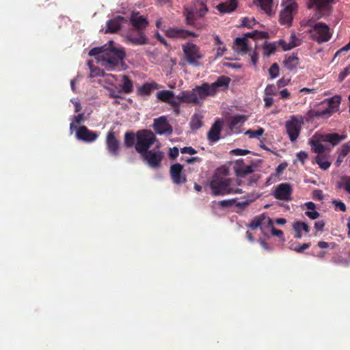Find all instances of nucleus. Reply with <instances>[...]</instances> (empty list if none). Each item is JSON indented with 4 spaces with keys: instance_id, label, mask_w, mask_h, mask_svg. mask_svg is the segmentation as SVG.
Listing matches in <instances>:
<instances>
[{
    "instance_id": "c85d7f7f",
    "label": "nucleus",
    "mask_w": 350,
    "mask_h": 350,
    "mask_svg": "<svg viewBox=\"0 0 350 350\" xmlns=\"http://www.w3.org/2000/svg\"><path fill=\"white\" fill-rule=\"evenodd\" d=\"M246 117L243 115H237L231 118L230 120V128L232 131L237 132L238 129L245 122Z\"/></svg>"
},
{
    "instance_id": "49530a36",
    "label": "nucleus",
    "mask_w": 350,
    "mask_h": 350,
    "mask_svg": "<svg viewBox=\"0 0 350 350\" xmlns=\"http://www.w3.org/2000/svg\"><path fill=\"white\" fill-rule=\"evenodd\" d=\"M332 204H334L336 211L345 212L347 210L346 205L342 201L333 200Z\"/></svg>"
},
{
    "instance_id": "3c124183",
    "label": "nucleus",
    "mask_w": 350,
    "mask_h": 350,
    "mask_svg": "<svg viewBox=\"0 0 350 350\" xmlns=\"http://www.w3.org/2000/svg\"><path fill=\"white\" fill-rule=\"evenodd\" d=\"M275 94V88L273 85H268L265 90V95L273 96Z\"/></svg>"
},
{
    "instance_id": "680f3d73",
    "label": "nucleus",
    "mask_w": 350,
    "mask_h": 350,
    "mask_svg": "<svg viewBox=\"0 0 350 350\" xmlns=\"http://www.w3.org/2000/svg\"><path fill=\"white\" fill-rule=\"evenodd\" d=\"M325 226V222L323 220L317 221L314 223V228L319 231H321Z\"/></svg>"
},
{
    "instance_id": "f3484780",
    "label": "nucleus",
    "mask_w": 350,
    "mask_h": 350,
    "mask_svg": "<svg viewBox=\"0 0 350 350\" xmlns=\"http://www.w3.org/2000/svg\"><path fill=\"white\" fill-rule=\"evenodd\" d=\"M154 129L159 135H170L172 132V128L169 124L167 119L164 116H161L154 120Z\"/></svg>"
},
{
    "instance_id": "5fc2aeb1",
    "label": "nucleus",
    "mask_w": 350,
    "mask_h": 350,
    "mask_svg": "<svg viewBox=\"0 0 350 350\" xmlns=\"http://www.w3.org/2000/svg\"><path fill=\"white\" fill-rule=\"evenodd\" d=\"M271 234L273 236L278 237L280 238L282 241H284L283 232L280 230H277L274 227H273L271 230Z\"/></svg>"
},
{
    "instance_id": "09e8293b",
    "label": "nucleus",
    "mask_w": 350,
    "mask_h": 350,
    "mask_svg": "<svg viewBox=\"0 0 350 350\" xmlns=\"http://www.w3.org/2000/svg\"><path fill=\"white\" fill-rule=\"evenodd\" d=\"M256 24V21L254 18H244L242 20V25L247 27H252Z\"/></svg>"
},
{
    "instance_id": "0eeeda50",
    "label": "nucleus",
    "mask_w": 350,
    "mask_h": 350,
    "mask_svg": "<svg viewBox=\"0 0 350 350\" xmlns=\"http://www.w3.org/2000/svg\"><path fill=\"white\" fill-rule=\"evenodd\" d=\"M154 134L148 130H142L137 133L135 150L140 154L145 153L155 142Z\"/></svg>"
},
{
    "instance_id": "473e14b6",
    "label": "nucleus",
    "mask_w": 350,
    "mask_h": 350,
    "mask_svg": "<svg viewBox=\"0 0 350 350\" xmlns=\"http://www.w3.org/2000/svg\"><path fill=\"white\" fill-rule=\"evenodd\" d=\"M126 40L133 44L139 45L146 44L148 41L147 38L141 31L139 32L138 36L136 37L131 34L127 35Z\"/></svg>"
},
{
    "instance_id": "39448f33",
    "label": "nucleus",
    "mask_w": 350,
    "mask_h": 350,
    "mask_svg": "<svg viewBox=\"0 0 350 350\" xmlns=\"http://www.w3.org/2000/svg\"><path fill=\"white\" fill-rule=\"evenodd\" d=\"M185 59L189 64L193 66H199L200 60L203 59L204 54L198 46L193 42H187L182 46Z\"/></svg>"
},
{
    "instance_id": "a18cd8bd",
    "label": "nucleus",
    "mask_w": 350,
    "mask_h": 350,
    "mask_svg": "<svg viewBox=\"0 0 350 350\" xmlns=\"http://www.w3.org/2000/svg\"><path fill=\"white\" fill-rule=\"evenodd\" d=\"M269 73L271 79H275L279 75V66L277 64H273L269 70Z\"/></svg>"
},
{
    "instance_id": "de8ad7c7",
    "label": "nucleus",
    "mask_w": 350,
    "mask_h": 350,
    "mask_svg": "<svg viewBox=\"0 0 350 350\" xmlns=\"http://www.w3.org/2000/svg\"><path fill=\"white\" fill-rule=\"evenodd\" d=\"M276 49L275 43H267L265 45L264 50L265 53L267 55H270L271 53H274Z\"/></svg>"
},
{
    "instance_id": "4c0bfd02",
    "label": "nucleus",
    "mask_w": 350,
    "mask_h": 350,
    "mask_svg": "<svg viewBox=\"0 0 350 350\" xmlns=\"http://www.w3.org/2000/svg\"><path fill=\"white\" fill-rule=\"evenodd\" d=\"M202 117L199 114H195L190 122V126L193 130H197L200 129L202 124Z\"/></svg>"
},
{
    "instance_id": "6e6552de",
    "label": "nucleus",
    "mask_w": 350,
    "mask_h": 350,
    "mask_svg": "<svg viewBox=\"0 0 350 350\" xmlns=\"http://www.w3.org/2000/svg\"><path fill=\"white\" fill-rule=\"evenodd\" d=\"M208 12L206 4L201 0H196L193 6L190 10L187 9L185 15L187 23L190 25L198 27V18L203 17Z\"/></svg>"
},
{
    "instance_id": "a19ab883",
    "label": "nucleus",
    "mask_w": 350,
    "mask_h": 350,
    "mask_svg": "<svg viewBox=\"0 0 350 350\" xmlns=\"http://www.w3.org/2000/svg\"><path fill=\"white\" fill-rule=\"evenodd\" d=\"M88 65L90 70V77H95L98 76H103L104 75V71L98 68H94L92 62L88 61Z\"/></svg>"
},
{
    "instance_id": "338daca9",
    "label": "nucleus",
    "mask_w": 350,
    "mask_h": 350,
    "mask_svg": "<svg viewBox=\"0 0 350 350\" xmlns=\"http://www.w3.org/2000/svg\"><path fill=\"white\" fill-rule=\"evenodd\" d=\"M280 94L283 98H288L290 97V93L287 89H284L280 92Z\"/></svg>"
},
{
    "instance_id": "bb28decb",
    "label": "nucleus",
    "mask_w": 350,
    "mask_h": 350,
    "mask_svg": "<svg viewBox=\"0 0 350 350\" xmlns=\"http://www.w3.org/2000/svg\"><path fill=\"white\" fill-rule=\"evenodd\" d=\"M222 122L219 120L215 121L208 132V139L212 142L218 141L220 138Z\"/></svg>"
},
{
    "instance_id": "4d7b16f0",
    "label": "nucleus",
    "mask_w": 350,
    "mask_h": 350,
    "mask_svg": "<svg viewBox=\"0 0 350 350\" xmlns=\"http://www.w3.org/2000/svg\"><path fill=\"white\" fill-rule=\"evenodd\" d=\"M272 96H273L265 95L264 101H265V105L266 107H269L272 105L273 102V99Z\"/></svg>"
},
{
    "instance_id": "0e129e2a",
    "label": "nucleus",
    "mask_w": 350,
    "mask_h": 350,
    "mask_svg": "<svg viewBox=\"0 0 350 350\" xmlns=\"http://www.w3.org/2000/svg\"><path fill=\"white\" fill-rule=\"evenodd\" d=\"M313 196L315 199H318L320 200L323 199V194L322 191H321V190L314 191L313 193Z\"/></svg>"
},
{
    "instance_id": "a211bd4d",
    "label": "nucleus",
    "mask_w": 350,
    "mask_h": 350,
    "mask_svg": "<svg viewBox=\"0 0 350 350\" xmlns=\"http://www.w3.org/2000/svg\"><path fill=\"white\" fill-rule=\"evenodd\" d=\"M76 137L79 140L85 142H92L98 138V134L89 130L85 126H81L76 131Z\"/></svg>"
},
{
    "instance_id": "bf43d9fd",
    "label": "nucleus",
    "mask_w": 350,
    "mask_h": 350,
    "mask_svg": "<svg viewBox=\"0 0 350 350\" xmlns=\"http://www.w3.org/2000/svg\"><path fill=\"white\" fill-rule=\"evenodd\" d=\"M226 50V47L223 44L222 45H217V57L222 56Z\"/></svg>"
},
{
    "instance_id": "79ce46f5",
    "label": "nucleus",
    "mask_w": 350,
    "mask_h": 350,
    "mask_svg": "<svg viewBox=\"0 0 350 350\" xmlns=\"http://www.w3.org/2000/svg\"><path fill=\"white\" fill-rule=\"evenodd\" d=\"M135 141V135L133 133H126L124 135V145L126 147H131L134 145Z\"/></svg>"
},
{
    "instance_id": "f03ea898",
    "label": "nucleus",
    "mask_w": 350,
    "mask_h": 350,
    "mask_svg": "<svg viewBox=\"0 0 350 350\" xmlns=\"http://www.w3.org/2000/svg\"><path fill=\"white\" fill-rule=\"evenodd\" d=\"M230 79L226 76L219 77L217 81L212 83H204L198 85L191 91H184L178 95L180 102L189 103L195 105H201L208 96H214L219 89L228 88Z\"/></svg>"
},
{
    "instance_id": "423d86ee",
    "label": "nucleus",
    "mask_w": 350,
    "mask_h": 350,
    "mask_svg": "<svg viewBox=\"0 0 350 350\" xmlns=\"http://www.w3.org/2000/svg\"><path fill=\"white\" fill-rule=\"evenodd\" d=\"M304 118L301 115H293L285 122L286 133L291 142H295L299 136Z\"/></svg>"
},
{
    "instance_id": "13d9d810",
    "label": "nucleus",
    "mask_w": 350,
    "mask_h": 350,
    "mask_svg": "<svg viewBox=\"0 0 350 350\" xmlns=\"http://www.w3.org/2000/svg\"><path fill=\"white\" fill-rule=\"evenodd\" d=\"M350 73V67H347L345 70L340 73L338 76L339 80L341 81Z\"/></svg>"
},
{
    "instance_id": "864d4df0",
    "label": "nucleus",
    "mask_w": 350,
    "mask_h": 350,
    "mask_svg": "<svg viewBox=\"0 0 350 350\" xmlns=\"http://www.w3.org/2000/svg\"><path fill=\"white\" fill-rule=\"evenodd\" d=\"M260 176L258 174H254L252 176L250 177V178L247 180V185L249 186H253L254 185L257 181L258 180Z\"/></svg>"
},
{
    "instance_id": "412c9836",
    "label": "nucleus",
    "mask_w": 350,
    "mask_h": 350,
    "mask_svg": "<svg viewBox=\"0 0 350 350\" xmlns=\"http://www.w3.org/2000/svg\"><path fill=\"white\" fill-rule=\"evenodd\" d=\"M126 19L120 16L110 19L107 22L105 33H115L118 31L122 25L126 22Z\"/></svg>"
},
{
    "instance_id": "5701e85b",
    "label": "nucleus",
    "mask_w": 350,
    "mask_h": 350,
    "mask_svg": "<svg viewBox=\"0 0 350 350\" xmlns=\"http://www.w3.org/2000/svg\"><path fill=\"white\" fill-rule=\"evenodd\" d=\"M130 22L131 25L137 30L141 31L142 29L146 28L148 22L147 19L139 12H133L130 17Z\"/></svg>"
},
{
    "instance_id": "a878e982",
    "label": "nucleus",
    "mask_w": 350,
    "mask_h": 350,
    "mask_svg": "<svg viewBox=\"0 0 350 350\" xmlns=\"http://www.w3.org/2000/svg\"><path fill=\"white\" fill-rule=\"evenodd\" d=\"M165 35L173 38H186L193 33L184 29L170 27L165 30Z\"/></svg>"
},
{
    "instance_id": "c03bdc74",
    "label": "nucleus",
    "mask_w": 350,
    "mask_h": 350,
    "mask_svg": "<svg viewBox=\"0 0 350 350\" xmlns=\"http://www.w3.org/2000/svg\"><path fill=\"white\" fill-rule=\"evenodd\" d=\"M295 231H304L305 232H309V226L305 222H296L293 225Z\"/></svg>"
},
{
    "instance_id": "dca6fc26",
    "label": "nucleus",
    "mask_w": 350,
    "mask_h": 350,
    "mask_svg": "<svg viewBox=\"0 0 350 350\" xmlns=\"http://www.w3.org/2000/svg\"><path fill=\"white\" fill-rule=\"evenodd\" d=\"M107 149L110 155L117 157L120 152V142L113 131L108 132L106 137Z\"/></svg>"
},
{
    "instance_id": "f257e3e1",
    "label": "nucleus",
    "mask_w": 350,
    "mask_h": 350,
    "mask_svg": "<svg viewBox=\"0 0 350 350\" xmlns=\"http://www.w3.org/2000/svg\"><path fill=\"white\" fill-rule=\"evenodd\" d=\"M88 54L94 57L96 62L109 71L120 70L124 65V49L113 40H109L102 46L93 48Z\"/></svg>"
},
{
    "instance_id": "603ef678",
    "label": "nucleus",
    "mask_w": 350,
    "mask_h": 350,
    "mask_svg": "<svg viewBox=\"0 0 350 350\" xmlns=\"http://www.w3.org/2000/svg\"><path fill=\"white\" fill-rule=\"evenodd\" d=\"M297 159L301 162L302 164L304 163L305 160L308 158V154L305 151H300L296 154Z\"/></svg>"
},
{
    "instance_id": "052dcab7",
    "label": "nucleus",
    "mask_w": 350,
    "mask_h": 350,
    "mask_svg": "<svg viewBox=\"0 0 350 350\" xmlns=\"http://www.w3.org/2000/svg\"><path fill=\"white\" fill-rule=\"evenodd\" d=\"M310 244L309 243H304L303 245H301L298 247H296L294 248V250L297 252H302L304 250L309 248Z\"/></svg>"
},
{
    "instance_id": "2eb2a0df",
    "label": "nucleus",
    "mask_w": 350,
    "mask_h": 350,
    "mask_svg": "<svg viewBox=\"0 0 350 350\" xmlns=\"http://www.w3.org/2000/svg\"><path fill=\"white\" fill-rule=\"evenodd\" d=\"M292 191V187L289 183H281L275 187L273 196L278 200L289 201L291 200Z\"/></svg>"
},
{
    "instance_id": "7c9ffc66",
    "label": "nucleus",
    "mask_w": 350,
    "mask_h": 350,
    "mask_svg": "<svg viewBox=\"0 0 350 350\" xmlns=\"http://www.w3.org/2000/svg\"><path fill=\"white\" fill-rule=\"evenodd\" d=\"M299 59L294 54L285 57L284 64L285 67L290 70H295L298 66Z\"/></svg>"
},
{
    "instance_id": "cd10ccee",
    "label": "nucleus",
    "mask_w": 350,
    "mask_h": 350,
    "mask_svg": "<svg viewBox=\"0 0 350 350\" xmlns=\"http://www.w3.org/2000/svg\"><path fill=\"white\" fill-rule=\"evenodd\" d=\"M315 160L320 168L323 170H327L332 163L330 155L328 153L317 155Z\"/></svg>"
},
{
    "instance_id": "72a5a7b5",
    "label": "nucleus",
    "mask_w": 350,
    "mask_h": 350,
    "mask_svg": "<svg viewBox=\"0 0 350 350\" xmlns=\"http://www.w3.org/2000/svg\"><path fill=\"white\" fill-rule=\"evenodd\" d=\"M305 206L308 211L305 213L310 219H314L319 217L320 214L316 209V205L312 202H308L305 204Z\"/></svg>"
},
{
    "instance_id": "ea45409f",
    "label": "nucleus",
    "mask_w": 350,
    "mask_h": 350,
    "mask_svg": "<svg viewBox=\"0 0 350 350\" xmlns=\"http://www.w3.org/2000/svg\"><path fill=\"white\" fill-rule=\"evenodd\" d=\"M84 122V113H79L77 116H75L72 118V121L70 124V131L72 133L73 129L75 127V124H80Z\"/></svg>"
},
{
    "instance_id": "e2e57ef3",
    "label": "nucleus",
    "mask_w": 350,
    "mask_h": 350,
    "mask_svg": "<svg viewBox=\"0 0 350 350\" xmlns=\"http://www.w3.org/2000/svg\"><path fill=\"white\" fill-rule=\"evenodd\" d=\"M178 153L179 150L178 148L176 147H174L173 148H171L170 150V156L172 158H176V157H178Z\"/></svg>"
},
{
    "instance_id": "f704fd0d",
    "label": "nucleus",
    "mask_w": 350,
    "mask_h": 350,
    "mask_svg": "<svg viewBox=\"0 0 350 350\" xmlns=\"http://www.w3.org/2000/svg\"><path fill=\"white\" fill-rule=\"evenodd\" d=\"M103 77V79L100 80V83L106 88H109L110 86L113 85L117 80L116 76L111 74H104Z\"/></svg>"
},
{
    "instance_id": "aec40b11",
    "label": "nucleus",
    "mask_w": 350,
    "mask_h": 350,
    "mask_svg": "<svg viewBox=\"0 0 350 350\" xmlns=\"http://www.w3.org/2000/svg\"><path fill=\"white\" fill-rule=\"evenodd\" d=\"M256 166L254 165L246 164L243 159H239L234 165V172L238 178L245 177L247 174L252 173Z\"/></svg>"
},
{
    "instance_id": "37998d69",
    "label": "nucleus",
    "mask_w": 350,
    "mask_h": 350,
    "mask_svg": "<svg viewBox=\"0 0 350 350\" xmlns=\"http://www.w3.org/2000/svg\"><path fill=\"white\" fill-rule=\"evenodd\" d=\"M264 131H265L262 128H258L256 131L248 130L245 133V134L248 135L250 138L258 139L264 133Z\"/></svg>"
},
{
    "instance_id": "f8f14e48",
    "label": "nucleus",
    "mask_w": 350,
    "mask_h": 350,
    "mask_svg": "<svg viewBox=\"0 0 350 350\" xmlns=\"http://www.w3.org/2000/svg\"><path fill=\"white\" fill-rule=\"evenodd\" d=\"M248 227L251 230H255L260 228L262 232L265 234L266 230H271L273 227V221L266 214H261L254 217L249 224Z\"/></svg>"
},
{
    "instance_id": "774afa93",
    "label": "nucleus",
    "mask_w": 350,
    "mask_h": 350,
    "mask_svg": "<svg viewBox=\"0 0 350 350\" xmlns=\"http://www.w3.org/2000/svg\"><path fill=\"white\" fill-rule=\"evenodd\" d=\"M250 204L248 200H241L237 203V206L241 208H245Z\"/></svg>"
},
{
    "instance_id": "58836bf2",
    "label": "nucleus",
    "mask_w": 350,
    "mask_h": 350,
    "mask_svg": "<svg viewBox=\"0 0 350 350\" xmlns=\"http://www.w3.org/2000/svg\"><path fill=\"white\" fill-rule=\"evenodd\" d=\"M338 186L350 194V176L342 177Z\"/></svg>"
},
{
    "instance_id": "c756f323",
    "label": "nucleus",
    "mask_w": 350,
    "mask_h": 350,
    "mask_svg": "<svg viewBox=\"0 0 350 350\" xmlns=\"http://www.w3.org/2000/svg\"><path fill=\"white\" fill-rule=\"evenodd\" d=\"M237 6L236 0H229L220 3L217 6V10L221 13H229L234 11Z\"/></svg>"
},
{
    "instance_id": "6ab92c4d",
    "label": "nucleus",
    "mask_w": 350,
    "mask_h": 350,
    "mask_svg": "<svg viewBox=\"0 0 350 350\" xmlns=\"http://www.w3.org/2000/svg\"><path fill=\"white\" fill-rule=\"evenodd\" d=\"M257 32L248 33L244 37L237 38L234 42V50L239 53L245 54L249 50V45L250 44L247 39V36L253 37Z\"/></svg>"
},
{
    "instance_id": "6e6d98bb",
    "label": "nucleus",
    "mask_w": 350,
    "mask_h": 350,
    "mask_svg": "<svg viewBox=\"0 0 350 350\" xmlns=\"http://www.w3.org/2000/svg\"><path fill=\"white\" fill-rule=\"evenodd\" d=\"M180 152L183 154H194L197 152L196 150L191 146L184 147V148H181Z\"/></svg>"
},
{
    "instance_id": "e433bc0d",
    "label": "nucleus",
    "mask_w": 350,
    "mask_h": 350,
    "mask_svg": "<svg viewBox=\"0 0 350 350\" xmlns=\"http://www.w3.org/2000/svg\"><path fill=\"white\" fill-rule=\"evenodd\" d=\"M122 91L124 93H130L133 90V83L126 75L122 76Z\"/></svg>"
},
{
    "instance_id": "b1692460",
    "label": "nucleus",
    "mask_w": 350,
    "mask_h": 350,
    "mask_svg": "<svg viewBox=\"0 0 350 350\" xmlns=\"http://www.w3.org/2000/svg\"><path fill=\"white\" fill-rule=\"evenodd\" d=\"M183 166L179 164H174L171 166L170 174L174 183L181 184L186 181V178L182 174Z\"/></svg>"
},
{
    "instance_id": "2f4dec72",
    "label": "nucleus",
    "mask_w": 350,
    "mask_h": 350,
    "mask_svg": "<svg viewBox=\"0 0 350 350\" xmlns=\"http://www.w3.org/2000/svg\"><path fill=\"white\" fill-rule=\"evenodd\" d=\"M255 3L266 14H271L273 6V0H256Z\"/></svg>"
},
{
    "instance_id": "c9c22d12",
    "label": "nucleus",
    "mask_w": 350,
    "mask_h": 350,
    "mask_svg": "<svg viewBox=\"0 0 350 350\" xmlns=\"http://www.w3.org/2000/svg\"><path fill=\"white\" fill-rule=\"evenodd\" d=\"M157 88V84L155 83H145L139 88V92L142 95H148L150 92Z\"/></svg>"
},
{
    "instance_id": "69168bd1",
    "label": "nucleus",
    "mask_w": 350,
    "mask_h": 350,
    "mask_svg": "<svg viewBox=\"0 0 350 350\" xmlns=\"http://www.w3.org/2000/svg\"><path fill=\"white\" fill-rule=\"evenodd\" d=\"M232 152L236 155H245V154H247L249 152V151L247 150L239 149V148L233 150Z\"/></svg>"
},
{
    "instance_id": "4468645a",
    "label": "nucleus",
    "mask_w": 350,
    "mask_h": 350,
    "mask_svg": "<svg viewBox=\"0 0 350 350\" xmlns=\"http://www.w3.org/2000/svg\"><path fill=\"white\" fill-rule=\"evenodd\" d=\"M141 156L150 167H157L163 158V152L157 148L146 151L145 153L141 154Z\"/></svg>"
},
{
    "instance_id": "ddd939ff",
    "label": "nucleus",
    "mask_w": 350,
    "mask_h": 350,
    "mask_svg": "<svg viewBox=\"0 0 350 350\" xmlns=\"http://www.w3.org/2000/svg\"><path fill=\"white\" fill-rule=\"evenodd\" d=\"M338 0H310L309 8H315L319 12L317 18H319L328 15L331 12L332 3L337 2Z\"/></svg>"
},
{
    "instance_id": "4be33fe9",
    "label": "nucleus",
    "mask_w": 350,
    "mask_h": 350,
    "mask_svg": "<svg viewBox=\"0 0 350 350\" xmlns=\"http://www.w3.org/2000/svg\"><path fill=\"white\" fill-rule=\"evenodd\" d=\"M157 97L159 100L168 103L172 105H178L180 99L175 96L174 92L170 90H161L157 93Z\"/></svg>"
},
{
    "instance_id": "1a4fd4ad",
    "label": "nucleus",
    "mask_w": 350,
    "mask_h": 350,
    "mask_svg": "<svg viewBox=\"0 0 350 350\" xmlns=\"http://www.w3.org/2000/svg\"><path fill=\"white\" fill-rule=\"evenodd\" d=\"M310 37L318 43L328 42L332 36L330 28L323 23L313 25L309 30Z\"/></svg>"
},
{
    "instance_id": "20e7f679",
    "label": "nucleus",
    "mask_w": 350,
    "mask_h": 350,
    "mask_svg": "<svg viewBox=\"0 0 350 350\" xmlns=\"http://www.w3.org/2000/svg\"><path fill=\"white\" fill-rule=\"evenodd\" d=\"M345 135H340L337 133H330L324 135H314L310 139V144L313 152L320 154H325L327 148L323 145V142H329L332 146L337 145L340 142L345 139Z\"/></svg>"
},
{
    "instance_id": "393cba45",
    "label": "nucleus",
    "mask_w": 350,
    "mask_h": 350,
    "mask_svg": "<svg viewBox=\"0 0 350 350\" xmlns=\"http://www.w3.org/2000/svg\"><path fill=\"white\" fill-rule=\"evenodd\" d=\"M302 41L297 38L294 33H291L290 40L286 42L284 40L278 41V46H280L284 51L291 50L296 46L301 45Z\"/></svg>"
},
{
    "instance_id": "7ed1b4c3",
    "label": "nucleus",
    "mask_w": 350,
    "mask_h": 350,
    "mask_svg": "<svg viewBox=\"0 0 350 350\" xmlns=\"http://www.w3.org/2000/svg\"><path fill=\"white\" fill-rule=\"evenodd\" d=\"M241 185V180L232 179L228 177L226 170H219L212 178L210 182V188L213 196H225L243 193L241 189L236 187V186Z\"/></svg>"
},
{
    "instance_id": "8fccbe9b",
    "label": "nucleus",
    "mask_w": 350,
    "mask_h": 350,
    "mask_svg": "<svg viewBox=\"0 0 350 350\" xmlns=\"http://www.w3.org/2000/svg\"><path fill=\"white\" fill-rule=\"evenodd\" d=\"M350 152V144H345L342 146L340 152L339 154H340L341 158H345L347 154Z\"/></svg>"
},
{
    "instance_id": "9b49d317",
    "label": "nucleus",
    "mask_w": 350,
    "mask_h": 350,
    "mask_svg": "<svg viewBox=\"0 0 350 350\" xmlns=\"http://www.w3.org/2000/svg\"><path fill=\"white\" fill-rule=\"evenodd\" d=\"M283 9L280 12V22L284 25H290L297 10V3L295 0H282Z\"/></svg>"
},
{
    "instance_id": "9d476101",
    "label": "nucleus",
    "mask_w": 350,
    "mask_h": 350,
    "mask_svg": "<svg viewBox=\"0 0 350 350\" xmlns=\"http://www.w3.org/2000/svg\"><path fill=\"white\" fill-rule=\"evenodd\" d=\"M340 103V97L338 96H333L328 100V107L327 108L325 109H311L308 111V114L310 118H329L338 109Z\"/></svg>"
}]
</instances>
